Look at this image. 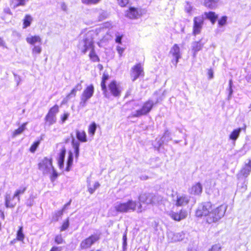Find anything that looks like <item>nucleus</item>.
Instances as JSON below:
<instances>
[{"label":"nucleus","instance_id":"49","mask_svg":"<svg viewBox=\"0 0 251 251\" xmlns=\"http://www.w3.org/2000/svg\"><path fill=\"white\" fill-rule=\"evenodd\" d=\"M64 159L61 158H58V165L60 169H62L64 168Z\"/></svg>","mask_w":251,"mask_h":251},{"label":"nucleus","instance_id":"41","mask_svg":"<svg viewBox=\"0 0 251 251\" xmlns=\"http://www.w3.org/2000/svg\"><path fill=\"white\" fill-rule=\"evenodd\" d=\"M151 204H154L159 203L162 200V197L159 195L152 194Z\"/></svg>","mask_w":251,"mask_h":251},{"label":"nucleus","instance_id":"60","mask_svg":"<svg viewBox=\"0 0 251 251\" xmlns=\"http://www.w3.org/2000/svg\"><path fill=\"white\" fill-rule=\"evenodd\" d=\"M169 136H170V133L168 131H166L165 133H164V135L162 137V142H163L164 141L165 138H166V137H169Z\"/></svg>","mask_w":251,"mask_h":251},{"label":"nucleus","instance_id":"37","mask_svg":"<svg viewBox=\"0 0 251 251\" xmlns=\"http://www.w3.org/2000/svg\"><path fill=\"white\" fill-rule=\"evenodd\" d=\"M50 170H51V173L50 176V178L51 182H54L58 176L59 174L53 166L50 169Z\"/></svg>","mask_w":251,"mask_h":251},{"label":"nucleus","instance_id":"24","mask_svg":"<svg viewBox=\"0 0 251 251\" xmlns=\"http://www.w3.org/2000/svg\"><path fill=\"white\" fill-rule=\"evenodd\" d=\"M72 145L74 150L75 156L76 160H77L79 154V146L80 143L78 141H75L73 139L72 141Z\"/></svg>","mask_w":251,"mask_h":251},{"label":"nucleus","instance_id":"9","mask_svg":"<svg viewBox=\"0 0 251 251\" xmlns=\"http://www.w3.org/2000/svg\"><path fill=\"white\" fill-rule=\"evenodd\" d=\"M94 88L92 84L87 86L83 91L81 96V103L83 105L86 103L87 100L93 95Z\"/></svg>","mask_w":251,"mask_h":251},{"label":"nucleus","instance_id":"34","mask_svg":"<svg viewBox=\"0 0 251 251\" xmlns=\"http://www.w3.org/2000/svg\"><path fill=\"white\" fill-rule=\"evenodd\" d=\"M109 79V75L108 74H103L101 78V89L104 93L106 92V86L105 85V81Z\"/></svg>","mask_w":251,"mask_h":251},{"label":"nucleus","instance_id":"8","mask_svg":"<svg viewBox=\"0 0 251 251\" xmlns=\"http://www.w3.org/2000/svg\"><path fill=\"white\" fill-rule=\"evenodd\" d=\"M53 167L52 158L44 157L38 164V169L43 172V174H47Z\"/></svg>","mask_w":251,"mask_h":251},{"label":"nucleus","instance_id":"59","mask_svg":"<svg viewBox=\"0 0 251 251\" xmlns=\"http://www.w3.org/2000/svg\"><path fill=\"white\" fill-rule=\"evenodd\" d=\"M0 46H2L4 48H6L5 43L4 41L3 38L0 37Z\"/></svg>","mask_w":251,"mask_h":251},{"label":"nucleus","instance_id":"26","mask_svg":"<svg viewBox=\"0 0 251 251\" xmlns=\"http://www.w3.org/2000/svg\"><path fill=\"white\" fill-rule=\"evenodd\" d=\"M88 56L92 62H99L100 60L99 57L98 56L96 52L95 47L93 49V50L90 51Z\"/></svg>","mask_w":251,"mask_h":251},{"label":"nucleus","instance_id":"11","mask_svg":"<svg viewBox=\"0 0 251 251\" xmlns=\"http://www.w3.org/2000/svg\"><path fill=\"white\" fill-rule=\"evenodd\" d=\"M143 75L144 70L141 64H137L131 68L130 76L133 81H134L140 76Z\"/></svg>","mask_w":251,"mask_h":251},{"label":"nucleus","instance_id":"62","mask_svg":"<svg viewBox=\"0 0 251 251\" xmlns=\"http://www.w3.org/2000/svg\"><path fill=\"white\" fill-rule=\"evenodd\" d=\"M228 91L229 92L228 98V99H230V98L231 97V95L233 93V90H232V87H229L228 89Z\"/></svg>","mask_w":251,"mask_h":251},{"label":"nucleus","instance_id":"45","mask_svg":"<svg viewBox=\"0 0 251 251\" xmlns=\"http://www.w3.org/2000/svg\"><path fill=\"white\" fill-rule=\"evenodd\" d=\"M82 3L86 4H95L98 3L100 0H81Z\"/></svg>","mask_w":251,"mask_h":251},{"label":"nucleus","instance_id":"17","mask_svg":"<svg viewBox=\"0 0 251 251\" xmlns=\"http://www.w3.org/2000/svg\"><path fill=\"white\" fill-rule=\"evenodd\" d=\"M168 237L169 240L173 242L182 241L185 237V234L183 232L174 233L170 232L168 234Z\"/></svg>","mask_w":251,"mask_h":251},{"label":"nucleus","instance_id":"63","mask_svg":"<svg viewBox=\"0 0 251 251\" xmlns=\"http://www.w3.org/2000/svg\"><path fill=\"white\" fill-rule=\"evenodd\" d=\"M61 9L63 11H65L67 10V5L65 4V3H62Z\"/></svg>","mask_w":251,"mask_h":251},{"label":"nucleus","instance_id":"21","mask_svg":"<svg viewBox=\"0 0 251 251\" xmlns=\"http://www.w3.org/2000/svg\"><path fill=\"white\" fill-rule=\"evenodd\" d=\"M202 190V187L201 184L198 182L189 189V192L192 195H198L201 194Z\"/></svg>","mask_w":251,"mask_h":251},{"label":"nucleus","instance_id":"52","mask_svg":"<svg viewBox=\"0 0 251 251\" xmlns=\"http://www.w3.org/2000/svg\"><path fill=\"white\" fill-rule=\"evenodd\" d=\"M185 11L188 13H190L192 9V7L191 6V4L189 2H186V4L185 6Z\"/></svg>","mask_w":251,"mask_h":251},{"label":"nucleus","instance_id":"2","mask_svg":"<svg viewBox=\"0 0 251 251\" xmlns=\"http://www.w3.org/2000/svg\"><path fill=\"white\" fill-rule=\"evenodd\" d=\"M94 47V38L92 35H89L88 33L86 34L85 37L77 45V48L82 54H85L87 52L93 50Z\"/></svg>","mask_w":251,"mask_h":251},{"label":"nucleus","instance_id":"29","mask_svg":"<svg viewBox=\"0 0 251 251\" xmlns=\"http://www.w3.org/2000/svg\"><path fill=\"white\" fill-rule=\"evenodd\" d=\"M25 0H10V4L13 8H16L20 6H24L25 4Z\"/></svg>","mask_w":251,"mask_h":251},{"label":"nucleus","instance_id":"35","mask_svg":"<svg viewBox=\"0 0 251 251\" xmlns=\"http://www.w3.org/2000/svg\"><path fill=\"white\" fill-rule=\"evenodd\" d=\"M241 131V128H239L238 129L234 130L230 134L229 136V138L232 140H236L239 137Z\"/></svg>","mask_w":251,"mask_h":251},{"label":"nucleus","instance_id":"23","mask_svg":"<svg viewBox=\"0 0 251 251\" xmlns=\"http://www.w3.org/2000/svg\"><path fill=\"white\" fill-rule=\"evenodd\" d=\"M203 47V44L199 42H194L192 44V49L193 52V57L195 58L197 53L201 50Z\"/></svg>","mask_w":251,"mask_h":251},{"label":"nucleus","instance_id":"48","mask_svg":"<svg viewBox=\"0 0 251 251\" xmlns=\"http://www.w3.org/2000/svg\"><path fill=\"white\" fill-rule=\"evenodd\" d=\"M66 150L65 147H62L60 150V152L58 158L64 159L65 154H66Z\"/></svg>","mask_w":251,"mask_h":251},{"label":"nucleus","instance_id":"27","mask_svg":"<svg viewBox=\"0 0 251 251\" xmlns=\"http://www.w3.org/2000/svg\"><path fill=\"white\" fill-rule=\"evenodd\" d=\"M32 21V17L29 14L25 15L23 19V28H26L27 27L31 25Z\"/></svg>","mask_w":251,"mask_h":251},{"label":"nucleus","instance_id":"58","mask_svg":"<svg viewBox=\"0 0 251 251\" xmlns=\"http://www.w3.org/2000/svg\"><path fill=\"white\" fill-rule=\"evenodd\" d=\"M208 75L209 79H212L213 77V72L211 69H209L208 71Z\"/></svg>","mask_w":251,"mask_h":251},{"label":"nucleus","instance_id":"40","mask_svg":"<svg viewBox=\"0 0 251 251\" xmlns=\"http://www.w3.org/2000/svg\"><path fill=\"white\" fill-rule=\"evenodd\" d=\"M54 243L57 245L65 243V240L61 234L56 235L54 239Z\"/></svg>","mask_w":251,"mask_h":251},{"label":"nucleus","instance_id":"50","mask_svg":"<svg viewBox=\"0 0 251 251\" xmlns=\"http://www.w3.org/2000/svg\"><path fill=\"white\" fill-rule=\"evenodd\" d=\"M115 35H116L115 42L117 43L121 44V40L123 37V35H121L119 33H117Z\"/></svg>","mask_w":251,"mask_h":251},{"label":"nucleus","instance_id":"39","mask_svg":"<svg viewBox=\"0 0 251 251\" xmlns=\"http://www.w3.org/2000/svg\"><path fill=\"white\" fill-rule=\"evenodd\" d=\"M251 172V168L246 164L240 171L241 174L245 177H247Z\"/></svg>","mask_w":251,"mask_h":251},{"label":"nucleus","instance_id":"22","mask_svg":"<svg viewBox=\"0 0 251 251\" xmlns=\"http://www.w3.org/2000/svg\"><path fill=\"white\" fill-rule=\"evenodd\" d=\"M27 43L31 45H33L35 43L41 44L42 43V39L39 35H34L27 37L25 39Z\"/></svg>","mask_w":251,"mask_h":251},{"label":"nucleus","instance_id":"31","mask_svg":"<svg viewBox=\"0 0 251 251\" xmlns=\"http://www.w3.org/2000/svg\"><path fill=\"white\" fill-rule=\"evenodd\" d=\"M82 88L81 84H77L75 87L72 89L71 92L67 95V98H70L72 96H75L77 91H80Z\"/></svg>","mask_w":251,"mask_h":251},{"label":"nucleus","instance_id":"57","mask_svg":"<svg viewBox=\"0 0 251 251\" xmlns=\"http://www.w3.org/2000/svg\"><path fill=\"white\" fill-rule=\"evenodd\" d=\"M117 51H118V53H119V54H120V55H122V53H123V51H124V48H121V47H119V46H117Z\"/></svg>","mask_w":251,"mask_h":251},{"label":"nucleus","instance_id":"33","mask_svg":"<svg viewBox=\"0 0 251 251\" xmlns=\"http://www.w3.org/2000/svg\"><path fill=\"white\" fill-rule=\"evenodd\" d=\"M23 226L19 227L16 234V240L20 241H23L25 238V235L23 231Z\"/></svg>","mask_w":251,"mask_h":251},{"label":"nucleus","instance_id":"61","mask_svg":"<svg viewBox=\"0 0 251 251\" xmlns=\"http://www.w3.org/2000/svg\"><path fill=\"white\" fill-rule=\"evenodd\" d=\"M144 210H145V209L142 208V206L141 204L140 203L139 206H138L137 211V212L141 213Z\"/></svg>","mask_w":251,"mask_h":251},{"label":"nucleus","instance_id":"15","mask_svg":"<svg viewBox=\"0 0 251 251\" xmlns=\"http://www.w3.org/2000/svg\"><path fill=\"white\" fill-rule=\"evenodd\" d=\"M187 212L186 210H181L178 213L171 211L169 215L175 221H180L185 219L187 216Z\"/></svg>","mask_w":251,"mask_h":251},{"label":"nucleus","instance_id":"36","mask_svg":"<svg viewBox=\"0 0 251 251\" xmlns=\"http://www.w3.org/2000/svg\"><path fill=\"white\" fill-rule=\"evenodd\" d=\"M26 190V187L23 186V187H21L20 188H19V189H18L15 191V192L14 194V195L17 198L18 201H20V199L19 197L20 195L23 194Z\"/></svg>","mask_w":251,"mask_h":251},{"label":"nucleus","instance_id":"47","mask_svg":"<svg viewBox=\"0 0 251 251\" xmlns=\"http://www.w3.org/2000/svg\"><path fill=\"white\" fill-rule=\"evenodd\" d=\"M221 247L219 244H215L209 249L208 251H221Z\"/></svg>","mask_w":251,"mask_h":251},{"label":"nucleus","instance_id":"16","mask_svg":"<svg viewBox=\"0 0 251 251\" xmlns=\"http://www.w3.org/2000/svg\"><path fill=\"white\" fill-rule=\"evenodd\" d=\"M16 198L14 195L6 194L5 196V206L6 208L14 207L18 201L15 199Z\"/></svg>","mask_w":251,"mask_h":251},{"label":"nucleus","instance_id":"30","mask_svg":"<svg viewBox=\"0 0 251 251\" xmlns=\"http://www.w3.org/2000/svg\"><path fill=\"white\" fill-rule=\"evenodd\" d=\"M73 163V155L71 151H69V156L68 157L67 161V166L65 168V171L69 172L70 171L71 167H72Z\"/></svg>","mask_w":251,"mask_h":251},{"label":"nucleus","instance_id":"12","mask_svg":"<svg viewBox=\"0 0 251 251\" xmlns=\"http://www.w3.org/2000/svg\"><path fill=\"white\" fill-rule=\"evenodd\" d=\"M190 197L185 194H178L176 199L174 200L175 205L177 206H182L187 205L190 201Z\"/></svg>","mask_w":251,"mask_h":251},{"label":"nucleus","instance_id":"19","mask_svg":"<svg viewBox=\"0 0 251 251\" xmlns=\"http://www.w3.org/2000/svg\"><path fill=\"white\" fill-rule=\"evenodd\" d=\"M152 194H143L140 195L139 200L140 202L146 204H151Z\"/></svg>","mask_w":251,"mask_h":251},{"label":"nucleus","instance_id":"10","mask_svg":"<svg viewBox=\"0 0 251 251\" xmlns=\"http://www.w3.org/2000/svg\"><path fill=\"white\" fill-rule=\"evenodd\" d=\"M204 18L203 16L195 17L194 18V25L193 27V33L196 35L201 33L203 25Z\"/></svg>","mask_w":251,"mask_h":251},{"label":"nucleus","instance_id":"32","mask_svg":"<svg viewBox=\"0 0 251 251\" xmlns=\"http://www.w3.org/2000/svg\"><path fill=\"white\" fill-rule=\"evenodd\" d=\"M97 125L95 122L91 123L88 128V132L90 136H93L97 129Z\"/></svg>","mask_w":251,"mask_h":251},{"label":"nucleus","instance_id":"54","mask_svg":"<svg viewBox=\"0 0 251 251\" xmlns=\"http://www.w3.org/2000/svg\"><path fill=\"white\" fill-rule=\"evenodd\" d=\"M123 249L125 250L126 246L127 245V242H126L127 238H126V233H125L124 235H123Z\"/></svg>","mask_w":251,"mask_h":251},{"label":"nucleus","instance_id":"51","mask_svg":"<svg viewBox=\"0 0 251 251\" xmlns=\"http://www.w3.org/2000/svg\"><path fill=\"white\" fill-rule=\"evenodd\" d=\"M69 116V113H64L61 116L60 119L62 123H64L68 118Z\"/></svg>","mask_w":251,"mask_h":251},{"label":"nucleus","instance_id":"25","mask_svg":"<svg viewBox=\"0 0 251 251\" xmlns=\"http://www.w3.org/2000/svg\"><path fill=\"white\" fill-rule=\"evenodd\" d=\"M204 15L211 21L213 25L215 23L218 18V15L214 12H204Z\"/></svg>","mask_w":251,"mask_h":251},{"label":"nucleus","instance_id":"4","mask_svg":"<svg viewBox=\"0 0 251 251\" xmlns=\"http://www.w3.org/2000/svg\"><path fill=\"white\" fill-rule=\"evenodd\" d=\"M59 110V106L57 104H54L51 107L45 117V124L50 126L56 122V115Z\"/></svg>","mask_w":251,"mask_h":251},{"label":"nucleus","instance_id":"38","mask_svg":"<svg viewBox=\"0 0 251 251\" xmlns=\"http://www.w3.org/2000/svg\"><path fill=\"white\" fill-rule=\"evenodd\" d=\"M69 218H67L62 223L59 229L60 231H63L67 229L69 226Z\"/></svg>","mask_w":251,"mask_h":251},{"label":"nucleus","instance_id":"53","mask_svg":"<svg viewBox=\"0 0 251 251\" xmlns=\"http://www.w3.org/2000/svg\"><path fill=\"white\" fill-rule=\"evenodd\" d=\"M62 250V248L61 247L53 246L50 249L49 251H61Z\"/></svg>","mask_w":251,"mask_h":251},{"label":"nucleus","instance_id":"28","mask_svg":"<svg viewBox=\"0 0 251 251\" xmlns=\"http://www.w3.org/2000/svg\"><path fill=\"white\" fill-rule=\"evenodd\" d=\"M26 125V122L22 124L17 129L13 131L12 136L16 137L18 135L21 134L25 130Z\"/></svg>","mask_w":251,"mask_h":251},{"label":"nucleus","instance_id":"1","mask_svg":"<svg viewBox=\"0 0 251 251\" xmlns=\"http://www.w3.org/2000/svg\"><path fill=\"white\" fill-rule=\"evenodd\" d=\"M226 208V206L225 205H221L217 207L212 206L211 210H210V212L206 217V222L209 224H211L219 221L224 216Z\"/></svg>","mask_w":251,"mask_h":251},{"label":"nucleus","instance_id":"5","mask_svg":"<svg viewBox=\"0 0 251 251\" xmlns=\"http://www.w3.org/2000/svg\"><path fill=\"white\" fill-rule=\"evenodd\" d=\"M158 102V100H157L154 103L152 100H149L144 103L141 109L136 111L135 113H132L130 116L131 117H138L147 114L151 111L154 104H156Z\"/></svg>","mask_w":251,"mask_h":251},{"label":"nucleus","instance_id":"43","mask_svg":"<svg viewBox=\"0 0 251 251\" xmlns=\"http://www.w3.org/2000/svg\"><path fill=\"white\" fill-rule=\"evenodd\" d=\"M99 183L97 182H95L93 187L90 186L88 188L89 192L92 194L99 187Z\"/></svg>","mask_w":251,"mask_h":251},{"label":"nucleus","instance_id":"13","mask_svg":"<svg viewBox=\"0 0 251 251\" xmlns=\"http://www.w3.org/2000/svg\"><path fill=\"white\" fill-rule=\"evenodd\" d=\"M170 52L174 57L172 62L175 66H176L178 60L181 57L180 49L178 45L175 44L171 48Z\"/></svg>","mask_w":251,"mask_h":251},{"label":"nucleus","instance_id":"7","mask_svg":"<svg viewBox=\"0 0 251 251\" xmlns=\"http://www.w3.org/2000/svg\"><path fill=\"white\" fill-rule=\"evenodd\" d=\"M136 205L137 204L135 201L129 200L126 203H117L115 206V208L117 211L126 212L129 210L134 211Z\"/></svg>","mask_w":251,"mask_h":251},{"label":"nucleus","instance_id":"64","mask_svg":"<svg viewBox=\"0 0 251 251\" xmlns=\"http://www.w3.org/2000/svg\"><path fill=\"white\" fill-rule=\"evenodd\" d=\"M246 79L248 82H251V75L247 76Z\"/></svg>","mask_w":251,"mask_h":251},{"label":"nucleus","instance_id":"14","mask_svg":"<svg viewBox=\"0 0 251 251\" xmlns=\"http://www.w3.org/2000/svg\"><path fill=\"white\" fill-rule=\"evenodd\" d=\"M141 16V10L135 7H130L126 12V16L130 19H136Z\"/></svg>","mask_w":251,"mask_h":251},{"label":"nucleus","instance_id":"46","mask_svg":"<svg viewBox=\"0 0 251 251\" xmlns=\"http://www.w3.org/2000/svg\"><path fill=\"white\" fill-rule=\"evenodd\" d=\"M227 17L223 16L218 21V24L220 26H224L226 24Z\"/></svg>","mask_w":251,"mask_h":251},{"label":"nucleus","instance_id":"3","mask_svg":"<svg viewBox=\"0 0 251 251\" xmlns=\"http://www.w3.org/2000/svg\"><path fill=\"white\" fill-rule=\"evenodd\" d=\"M100 239V234L95 233L82 240L80 243L79 248L81 250H85L91 247Z\"/></svg>","mask_w":251,"mask_h":251},{"label":"nucleus","instance_id":"20","mask_svg":"<svg viewBox=\"0 0 251 251\" xmlns=\"http://www.w3.org/2000/svg\"><path fill=\"white\" fill-rule=\"evenodd\" d=\"M75 135L77 141L80 142L82 143H84L87 142V138L86 132L83 130H75Z\"/></svg>","mask_w":251,"mask_h":251},{"label":"nucleus","instance_id":"18","mask_svg":"<svg viewBox=\"0 0 251 251\" xmlns=\"http://www.w3.org/2000/svg\"><path fill=\"white\" fill-rule=\"evenodd\" d=\"M122 91V88L119 83L115 81L111 82V94L115 97H119Z\"/></svg>","mask_w":251,"mask_h":251},{"label":"nucleus","instance_id":"6","mask_svg":"<svg viewBox=\"0 0 251 251\" xmlns=\"http://www.w3.org/2000/svg\"><path fill=\"white\" fill-rule=\"evenodd\" d=\"M213 205L210 202H202L199 204L198 207L196 211V216L198 217H206L210 212V210H211Z\"/></svg>","mask_w":251,"mask_h":251},{"label":"nucleus","instance_id":"44","mask_svg":"<svg viewBox=\"0 0 251 251\" xmlns=\"http://www.w3.org/2000/svg\"><path fill=\"white\" fill-rule=\"evenodd\" d=\"M42 51V48L40 46H35L32 49V52L33 54H39Z\"/></svg>","mask_w":251,"mask_h":251},{"label":"nucleus","instance_id":"55","mask_svg":"<svg viewBox=\"0 0 251 251\" xmlns=\"http://www.w3.org/2000/svg\"><path fill=\"white\" fill-rule=\"evenodd\" d=\"M117 1L121 6H126L128 2V0H117Z\"/></svg>","mask_w":251,"mask_h":251},{"label":"nucleus","instance_id":"56","mask_svg":"<svg viewBox=\"0 0 251 251\" xmlns=\"http://www.w3.org/2000/svg\"><path fill=\"white\" fill-rule=\"evenodd\" d=\"M212 0H205L204 5L208 7L212 8Z\"/></svg>","mask_w":251,"mask_h":251},{"label":"nucleus","instance_id":"42","mask_svg":"<svg viewBox=\"0 0 251 251\" xmlns=\"http://www.w3.org/2000/svg\"><path fill=\"white\" fill-rule=\"evenodd\" d=\"M40 144V141H37L34 142L30 146L29 148V151L32 153H34L36 150L37 147Z\"/></svg>","mask_w":251,"mask_h":251}]
</instances>
